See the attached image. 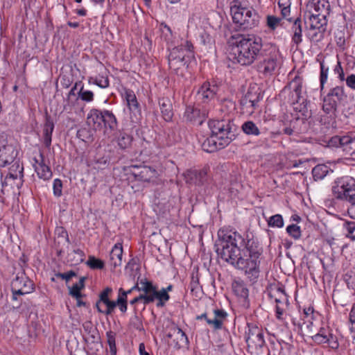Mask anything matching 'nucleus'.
Segmentation results:
<instances>
[{
    "instance_id": "nucleus-11",
    "label": "nucleus",
    "mask_w": 355,
    "mask_h": 355,
    "mask_svg": "<svg viewBox=\"0 0 355 355\" xmlns=\"http://www.w3.org/2000/svg\"><path fill=\"white\" fill-rule=\"evenodd\" d=\"M302 78L296 76L282 90V93L288 94V102L292 105L297 103L303 105L306 101L302 95Z\"/></svg>"
},
{
    "instance_id": "nucleus-30",
    "label": "nucleus",
    "mask_w": 355,
    "mask_h": 355,
    "mask_svg": "<svg viewBox=\"0 0 355 355\" xmlns=\"http://www.w3.org/2000/svg\"><path fill=\"white\" fill-rule=\"evenodd\" d=\"M302 21L300 17H297L293 21V24L292 25V31L293 33L292 36V41L295 44L298 45L302 41Z\"/></svg>"
},
{
    "instance_id": "nucleus-49",
    "label": "nucleus",
    "mask_w": 355,
    "mask_h": 355,
    "mask_svg": "<svg viewBox=\"0 0 355 355\" xmlns=\"http://www.w3.org/2000/svg\"><path fill=\"white\" fill-rule=\"evenodd\" d=\"M77 137L84 141H92V133L88 128H81L77 132Z\"/></svg>"
},
{
    "instance_id": "nucleus-7",
    "label": "nucleus",
    "mask_w": 355,
    "mask_h": 355,
    "mask_svg": "<svg viewBox=\"0 0 355 355\" xmlns=\"http://www.w3.org/2000/svg\"><path fill=\"white\" fill-rule=\"evenodd\" d=\"M248 330L245 332V341L248 352L251 354L259 355L266 347L263 330L254 324H248Z\"/></svg>"
},
{
    "instance_id": "nucleus-34",
    "label": "nucleus",
    "mask_w": 355,
    "mask_h": 355,
    "mask_svg": "<svg viewBox=\"0 0 355 355\" xmlns=\"http://www.w3.org/2000/svg\"><path fill=\"white\" fill-rule=\"evenodd\" d=\"M54 124L52 121L47 120L44 128V143L46 147L49 148L51 144V136L53 131Z\"/></svg>"
},
{
    "instance_id": "nucleus-56",
    "label": "nucleus",
    "mask_w": 355,
    "mask_h": 355,
    "mask_svg": "<svg viewBox=\"0 0 355 355\" xmlns=\"http://www.w3.org/2000/svg\"><path fill=\"white\" fill-rule=\"evenodd\" d=\"M93 83L103 89L108 87L110 85L108 78L100 76L95 78Z\"/></svg>"
},
{
    "instance_id": "nucleus-4",
    "label": "nucleus",
    "mask_w": 355,
    "mask_h": 355,
    "mask_svg": "<svg viewBox=\"0 0 355 355\" xmlns=\"http://www.w3.org/2000/svg\"><path fill=\"white\" fill-rule=\"evenodd\" d=\"M233 22L237 24L239 30L252 29L258 26L260 17L252 8L234 5L231 7Z\"/></svg>"
},
{
    "instance_id": "nucleus-62",
    "label": "nucleus",
    "mask_w": 355,
    "mask_h": 355,
    "mask_svg": "<svg viewBox=\"0 0 355 355\" xmlns=\"http://www.w3.org/2000/svg\"><path fill=\"white\" fill-rule=\"evenodd\" d=\"M130 325L137 330L142 329V322L137 314H135L130 320Z\"/></svg>"
},
{
    "instance_id": "nucleus-27",
    "label": "nucleus",
    "mask_w": 355,
    "mask_h": 355,
    "mask_svg": "<svg viewBox=\"0 0 355 355\" xmlns=\"http://www.w3.org/2000/svg\"><path fill=\"white\" fill-rule=\"evenodd\" d=\"M309 20L311 31L322 28L326 30V26L327 24V17H322L320 15L311 14L309 16Z\"/></svg>"
},
{
    "instance_id": "nucleus-1",
    "label": "nucleus",
    "mask_w": 355,
    "mask_h": 355,
    "mask_svg": "<svg viewBox=\"0 0 355 355\" xmlns=\"http://www.w3.org/2000/svg\"><path fill=\"white\" fill-rule=\"evenodd\" d=\"M215 248L218 257L242 270L250 281L259 277L263 248L257 239L248 235L244 238L236 231L223 228L218 232Z\"/></svg>"
},
{
    "instance_id": "nucleus-10",
    "label": "nucleus",
    "mask_w": 355,
    "mask_h": 355,
    "mask_svg": "<svg viewBox=\"0 0 355 355\" xmlns=\"http://www.w3.org/2000/svg\"><path fill=\"white\" fill-rule=\"evenodd\" d=\"M34 289V284L24 272H21L20 275L18 274L11 283L12 299L17 300L18 296L29 294Z\"/></svg>"
},
{
    "instance_id": "nucleus-20",
    "label": "nucleus",
    "mask_w": 355,
    "mask_h": 355,
    "mask_svg": "<svg viewBox=\"0 0 355 355\" xmlns=\"http://www.w3.org/2000/svg\"><path fill=\"white\" fill-rule=\"evenodd\" d=\"M207 117L205 112L201 111L196 107L188 106L184 112V118L187 121L193 124L200 125L202 124L204 120Z\"/></svg>"
},
{
    "instance_id": "nucleus-3",
    "label": "nucleus",
    "mask_w": 355,
    "mask_h": 355,
    "mask_svg": "<svg viewBox=\"0 0 355 355\" xmlns=\"http://www.w3.org/2000/svg\"><path fill=\"white\" fill-rule=\"evenodd\" d=\"M193 44L185 40L180 45L174 47L168 58V65L171 70L179 74L182 68H187L191 58H193Z\"/></svg>"
},
{
    "instance_id": "nucleus-51",
    "label": "nucleus",
    "mask_w": 355,
    "mask_h": 355,
    "mask_svg": "<svg viewBox=\"0 0 355 355\" xmlns=\"http://www.w3.org/2000/svg\"><path fill=\"white\" fill-rule=\"evenodd\" d=\"M349 330L352 339H355V306H353L349 313Z\"/></svg>"
},
{
    "instance_id": "nucleus-59",
    "label": "nucleus",
    "mask_w": 355,
    "mask_h": 355,
    "mask_svg": "<svg viewBox=\"0 0 355 355\" xmlns=\"http://www.w3.org/2000/svg\"><path fill=\"white\" fill-rule=\"evenodd\" d=\"M53 194L56 197L62 196V182L60 179H55L53 184Z\"/></svg>"
},
{
    "instance_id": "nucleus-39",
    "label": "nucleus",
    "mask_w": 355,
    "mask_h": 355,
    "mask_svg": "<svg viewBox=\"0 0 355 355\" xmlns=\"http://www.w3.org/2000/svg\"><path fill=\"white\" fill-rule=\"evenodd\" d=\"M240 104L243 113L252 114L257 108V105L252 103L248 98L243 96L240 101Z\"/></svg>"
},
{
    "instance_id": "nucleus-33",
    "label": "nucleus",
    "mask_w": 355,
    "mask_h": 355,
    "mask_svg": "<svg viewBox=\"0 0 355 355\" xmlns=\"http://www.w3.org/2000/svg\"><path fill=\"white\" fill-rule=\"evenodd\" d=\"M315 14L320 15L322 17H327L329 14L330 5L326 0H318L313 3Z\"/></svg>"
},
{
    "instance_id": "nucleus-21",
    "label": "nucleus",
    "mask_w": 355,
    "mask_h": 355,
    "mask_svg": "<svg viewBox=\"0 0 355 355\" xmlns=\"http://www.w3.org/2000/svg\"><path fill=\"white\" fill-rule=\"evenodd\" d=\"M34 161L35 163L37 164L35 166V171L38 177L44 180L51 179L52 177V172L50 167L44 163L42 153L40 154V159H37L34 158Z\"/></svg>"
},
{
    "instance_id": "nucleus-36",
    "label": "nucleus",
    "mask_w": 355,
    "mask_h": 355,
    "mask_svg": "<svg viewBox=\"0 0 355 355\" xmlns=\"http://www.w3.org/2000/svg\"><path fill=\"white\" fill-rule=\"evenodd\" d=\"M125 99L128 106L131 111L139 112V105L137 102L136 96L132 91L128 90L125 92Z\"/></svg>"
},
{
    "instance_id": "nucleus-63",
    "label": "nucleus",
    "mask_w": 355,
    "mask_h": 355,
    "mask_svg": "<svg viewBox=\"0 0 355 355\" xmlns=\"http://www.w3.org/2000/svg\"><path fill=\"white\" fill-rule=\"evenodd\" d=\"M82 288H80L78 285H73L71 288H69V294L76 298V299H79L80 297H81V293H80V290Z\"/></svg>"
},
{
    "instance_id": "nucleus-15",
    "label": "nucleus",
    "mask_w": 355,
    "mask_h": 355,
    "mask_svg": "<svg viewBox=\"0 0 355 355\" xmlns=\"http://www.w3.org/2000/svg\"><path fill=\"white\" fill-rule=\"evenodd\" d=\"M273 53L269 55L263 53V60L257 64V70L265 76H270L272 73L277 67V58L275 48L272 47Z\"/></svg>"
},
{
    "instance_id": "nucleus-60",
    "label": "nucleus",
    "mask_w": 355,
    "mask_h": 355,
    "mask_svg": "<svg viewBox=\"0 0 355 355\" xmlns=\"http://www.w3.org/2000/svg\"><path fill=\"white\" fill-rule=\"evenodd\" d=\"M55 234L58 239H64L67 243H70L67 231L63 227H57L55 229Z\"/></svg>"
},
{
    "instance_id": "nucleus-38",
    "label": "nucleus",
    "mask_w": 355,
    "mask_h": 355,
    "mask_svg": "<svg viewBox=\"0 0 355 355\" xmlns=\"http://www.w3.org/2000/svg\"><path fill=\"white\" fill-rule=\"evenodd\" d=\"M302 116H304V117H300V116H297L295 117L294 120L291 121L290 127H286L284 128L283 132L284 134L287 135H291L295 132L296 128H295V123L297 122H302L304 123V121L307 119V117L309 116L307 114H304V113L302 114Z\"/></svg>"
},
{
    "instance_id": "nucleus-8",
    "label": "nucleus",
    "mask_w": 355,
    "mask_h": 355,
    "mask_svg": "<svg viewBox=\"0 0 355 355\" xmlns=\"http://www.w3.org/2000/svg\"><path fill=\"white\" fill-rule=\"evenodd\" d=\"M327 146L339 149L345 155L355 159V136L349 134L335 135L327 141Z\"/></svg>"
},
{
    "instance_id": "nucleus-12",
    "label": "nucleus",
    "mask_w": 355,
    "mask_h": 355,
    "mask_svg": "<svg viewBox=\"0 0 355 355\" xmlns=\"http://www.w3.org/2000/svg\"><path fill=\"white\" fill-rule=\"evenodd\" d=\"M141 289L146 295V302H148V304L157 300L156 306L160 308L164 306L170 299L168 293L164 290H158L157 287L150 281L148 280V282L145 283V286Z\"/></svg>"
},
{
    "instance_id": "nucleus-53",
    "label": "nucleus",
    "mask_w": 355,
    "mask_h": 355,
    "mask_svg": "<svg viewBox=\"0 0 355 355\" xmlns=\"http://www.w3.org/2000/svg\"><path fill=\"white\" fill-rule=\"evenodd\" d=\"M312 33H309L310 40L314 42H318L321 41L324 37V33L326 31L324 28L322 29H315V31H312Z\"/></svg>"
},
{
    "instance_id": "nucleus-35",
    "label": "nucleus",
    "mask_w": 355,
    "mask_h": 355,
    "mask_svg": "<svg viewBox=\"0 0 355 355\" xmlns=\"http://www.w3.org/2000/svg\"><path fill=\"white\" fill-rule=\"evenodd\" d=\"M132 140L133 137L132 135L125 132H120L117 139V143L120 148L127 149L131 146Z\"/></svg>"
},
{
    "instance_id": "nucleus-40",
    "label": "nucleus",
    "mask_w": 355,
    "mask_h": 355,
    "mask_svg": "<svg viewBox=\"0 0 355 355\" xmlns=\"http://www.w3.org/2000/svg\"><path fill=\"white\" fill-rule=\"evenodd\" d=\"M78 98L85 102H91L94 100V93L92 91L84 89V87L82 85L78 92L76 100Z\"/></svg>"
},
{
    "instance_id": "nucleus-16",
    "label": "nucleus",
    "mask_w": 355,
    "mask_h": 355,
    "mask_svg": "<svg viewBox=\"0 0 355 355\" xmlns=\"http://www.w3.org/2000/svg\"><path fill=\"white\" fill-rule=\"evenodd\" d=\"M132 173L135 178L140 181H153L157 176V171L148 166H132Z\"/></svg>"
},
{
    "instance_id": "nucleus-45",
    "label": "nucleus",
    "mask_w": 355,
    "mask_h": 355,
    "mask_svg": "<svg viewBox=\"0 0 355 355\" xmlns=\"http://www.w3.org/2000/svg\"><path fill=\"white\" fill-rule=\"evenodd\" d=\"M87 265L92 269H103L104 268V262L99 259H96L93 256H89L88 260L87 261Z\"/></svg>"
},
{
    "instance_id": "nucleus-2",
    "label": "nucleus",
    "mask_w": 355,
    "mask_h": 355,
    "mask_svg": "<svg viewBox=\"0 0 355 355\" xmlns=\"http://www.w3.org/2000/svg\"><path fill=\"white\" fill-rule=\"evenodd\" d=\"M232 38H234L233 36ZM236 45L232 47L231 60L234 62L240 64L242 66H248L252 64L254 60L263 56L262 40L259 37H244L239 35L235 37Z\"/></svg>"
},
{
    "instance_id": "nucleus-26",
    "label": "nucleus",
    "mask_w": 355,
    "mask_h": 355,
    "mask_svg": "<svg viewBox=\"0 0 355 355\" xmlns=\"http://www.w3.org/2000/svg\"><path fill=\"white\" fill-rule=\"evenodd\" d=\"M123 247L121 243H116L112 248L110 254V264L115 268L122 263Z\"/></svg>"
},
{
    "instance_id": "nucleus-17",
    "label": "nucleus",
    "mask_w": 355,
    "mask_h": 355,
    "mask_svg": "<svg viewBox=\"0 0 355 355\" xmlns=\"http://www.w3.org/2000/svg\"><path fill=\"white\" fill-rule=\"evenodd\" d=\"M218 87L214 82H205L199 88L197 95L198 99L202 103H207L212 100L218 92Z\"/></svg>"
},
{
    "instance_id": "nucleus-28",
    "label": "nucleus",
    "mask_w": 355,
    "mask_h": 355,
    "mask_svg": "<svg viewBox=\"0 0 355 355\" xmlns=\"http://www.w3.org/2000/svg\"><path fill=\"white\" fill-rule=\"evenodd\" d=\"M241 130L248 136L259 137L263 134V132L252 121L244 122L241 125Z\"/></svg>"
},
{
    "instance_id": "nucleus-23",
    "label": "nucleus",
    "mask_w": 355,
    "mask_h": 355,
    "mask_svg": "<svg viewBox=\"0 0 355 355\" xmlns=\"http://www.w3.org/2000/svg\"><path fill=\"white\" fill-rule=\"evenodd\" d=\"M187 178L191 183L198 186L203 185L207 180V170H191L187 173Z\"/></svg>"
},
{
    "instance_id": "nucleus-9",
    "label": "nucleus",
    "mask_w": 355,
    "mask_h": 355,
    "mask_svg": "<svg viewBox=\"0 0 355 355\" xmlns=\"http://www.w3.org/2000/svg\"><path fill=\"white\" fill-rule=\"evenodd\" d=\"M346 101L347 95L345 94L343 87L336 86L331 89L324 97L322 110L324 112H336L337 107Z\"/></svg>"
},
{
    "instance_id": "nucleus-18",
    "label": "nucleus",
    "mask_w": 355,
    "mask_h": 355,
    "mask_svg": "<svg viewBox=\"0 0 355 355\" xmlns=\"http://www.w3.org/2000/svg\"><path fill=\"white\" fill-rule=\"evenodd\" d=\"M166 336L171 339L174 347L180 349L188 345L189 340L185 333L178 327L172 326L167 332Z\"/></svg>"
},
{
    "instance_id": "nucleus-14",
    "label": "nucleus",
    "mask_w": 355,
    "mask_h": 355,
    "mask_svg": "<svg viewBox=\"0 0 355 355\" xmlns=\"http://www.w3.org/2000/svg\"><path fill=\"white\" fill-rule=\"evenodd\" d=\"M270 297L275 298L276 303V317L279 320H283V314L288 309V296L285 293V291L282 287H278L275 290L269 293Z\"/></svg>"
},
{
    "instance_id": "nucleus-25",
    "label": "nucleus",
    "mask_w": 355,
    "mask_h": 355,
    "mask_svg": "<svg viewBox=\"0 0 355 355\" xmlns=\"http://www.w3.org/2000/svg\"><path fill=\"white\" fill-rule=\"evenodd\" d=\"M159 105L164 119L166 121H171L173 116V112L171 100L168 98H161L159 99Z\"/></svg>"
},
{
    "instance_id": "nucleus-61",
    "label": "nucleus",
    "mask_w": 355,
    "mask_h": 355,
    "mask_svg": "<svg viewBox=\"0 0 355 355\" xmlns=\"http://www.w3.org/2000/svg\"><path fill=\"white\" fill-rule=\"evenodd\" d=\"M77 274L73 270H69L64 273L58 272L55 277L64 279L67 282L69 281L73 277H76Z\"/></svg>"
},
{
    "instance_id": "nucleus-6",
    "label": "nucleus",
    "mask_w": 355,
    "mask_h": 355,
    "mask_svg": "<svg viewBox=\"0 0 355 355\" xmlns=\"http://www.w3.org/2000/svg\"><path fill=\"white\" fill-rule=\"evenodd\" d=\"M332 191L336 199L346 201L350 205L355 204V179L351 176L338 178Z\"/></svg>"
},
{
    "instance_id": "nucleus-22",
    "label": "nucleus",
    "mask_w": 355,
    "mask_h": 355,
    "mask_svg": "<svg viewBox=\"0 0 355 355\" xmlns=\"http://www.w3.org/2000/svg\"><path fill=\"white\" fill-rule=\"evenodd\" d=\"M103 110L92 109L87 116V123L94 130H101L103 128Z\"/></svg>"
},
{
    "instance_id": "nucleus-41",
    "label": "nucleus",
    "mask_w": 355,
    "mask_h": 355,
    "mask_svg": "<svg viewBox=\"0 0 355 355\" xmlns=\"http://www.w3.org/2000/svg\"><path fill=\"white\" fill-rule=\"evenodd\" d=\"M244 96L257 106H258L259 102L262 99V96L259 91H253L251 89L248 91Z\"/></svg>"
},
{
    "instance_id": "nucleus-19",
    "label": "nucleus",
    "mask_w": 355,
    "mask_h": 355,
    "mask_svg": "<svg viewBox=\"0 0 355 355\" xmlns=\"http://www.w3.org/2000/svg\"><path fill=\"white\" fill-rule=\"evenodd\" d=\"M17 155V152L12 145H4L0 148V166L5 167L12 164Z\"/></svg>"
},
{
    "instance_id": "nucleus-5",
    "label": "nucleus",
    "mask_w": 355,
    "mask_h": 355,
    "mask_svg": "<svg viewBox=\"0 0 355 355\" xmlns=\"http://www.w3.org/2000/svg\"><path fill=\"white\" fill-rule=\"evenodd\" d=\"M211 132L218 141L219 146L223 148L228 146L236 138L230 121L210 120L208 123Z\"/></svg>"
},
{
    "instance_id": "nucleus-24",
    "label": "nucleus",
    "mask_w": 355,
    "mask_h": 355,
    "mask_svg": "<svg viewBox=\"0 0 355 355\" xmlns=\"http://www.w3.org/2000/svg\"><path fill=\"white\" fill-rule=\"evenodd\" d=\"M214 318L207 319V324L211 326L215 330L221 329L223 328V322L227 317V313L223 309L214 310Z\"/></svg>"
},
{
    "instance_id": "nucleus-47",
    "label": "nucleus",
    "mask_w": 355,
    "mask_h": 355,
    "mask_svg": "<svg viewBox=\"0 0 355 355\" xmlns=\"http://www.w3.org/2000/svg\"><path fill=\"white\" fill-rule=\"evenodd\" d=\"M343 228L347 232V234H346L347 237L352 240H355V222L345 221L343 223Z\"/></svg>"
},
{
    "instance_id": "nucleus-43",
    "label": "nucleus",
    "mask_w": 355,
    "mask_h": 355,
    "mask_svg": "<svg viewBox=\"0 0 355 355\" xmlns=\"http://www.w3.org/2000/svg\"><path fill=\"white\" fill-rule=\"evenodd\" d=\"M267 221L269 227L280 228L284 226V220L280 214L272 216Z\"/></svg>"
},
{
    "instance_id": "nucleus-44",
    "label": "nucleus",
    "mask_w": 355,
    "mask_h": 355,
    "mask_svg": "<svg viewBox=\"0 0 355 355\" xmlns=\"http://www.w3.org/2000/svg\"><path fill=\"white\" fill-rule=\"evenodd\" d=\"M107 336V341L110 347V351L111 353V355H116V343H115V333L110 331H107L106 334Z\"/></svg>"
},
{
    "instance_id": "nucleus-64",
    "label": "nucleus",
    "mask_w": 355,
    "mask_h": 355,
    "mask_svg": "<svg viewBox=\"0 0 355 355\" xmlns=\"http://www.w3.org/2000/svg\"><path fill=\"white\" fill-rule=\"evenodd\" d=\"M355 114V107L354 106H348L345 107L342 111V115L347 119L351 116H353Z\"/></svg>"
},
{
    "instance_id": "nucleus-52",
    "label": "nucleus",
    "mask_w": 355,
    "mask_h": 355,
    "mask_svg": "<svg viewBox=\"0 0 355 355\" xmlns=\"http://www.w3.org/2000/svg\"><path fill=\"white\" fill-rule=\"evenodd\" d=\"M267 25L271 30H275L279 26H282V19L275 16L267 17Z\"/></svg>"
},
{
    "instance_id": "nucleus-58",
    "label": "nucleus",
    "mask_w": 355,
    "mask_h": 355,
    "mask_svg": "<svg viewBox=\"0 0 355 355\" xmlns=\"http://www.w3.org/2000/svg\"><path fill=\"white\" fill-rule=\"evenodd\" d=\"M324 167L321 165H318L315 166L312 170L313 175L315 178L321 179L322 178L327 172V171L323 170Z\"/></svg>"
},
{
    "instance_id": "nucleus-29",
    "label": "nucleus",
    "mask_w": 355,
    "mask_h": 355,
    "mask_svg": "<svg viewBox=\"0 0 355 355\" xmlns=\"http://www.w3.org/2000/svg\"><path fill=\"white\" fill-rule=\"evenodd\" d=\"M218 141L216 139L214 135L211 133V135L206 138L202 144V148L203 150L207 153H214L218 150L223 149V147H220Z\"/></svg>"
},
{
    "instance_id": "nucleus-55",
    "label": "nucleus",
    "mask_w": 355,
    "mask_h": 355,
    "mask_svg": "<svg viewBox=\"0 0 355 355\" xmlns=\"http://www.w3.org/2000/svg\"><path fill=\"white\" fill-rule=\"evenodd\" d=\"M109 159L107 157L103 156L94 159V168L96 169H104L108 166Z\"/></svg>"
},
{
    "instance_id": "nucleus-31",
    "label": "nucleus",
    "mask_w": 355,
    "mask_h": 355,
    "mask_svg": "<svg viewBox=\"0 0 355 355\" xmlns=\"http://www.w3.org/2000/svg\"><path fill=\"white\" fill-rule=\"evenodd\" d=\"M103 125L105 128L114 130L117 128V120L114 114L109 110H103Z\"/></svg>"
},
{
    "instance_id": "nucleus-50",
    "label": "nucleus",
    "mask_w": 355,
    "mask_h": 355,
    "mask_svg": "<svg viewBox=\"0 0 355 355\" xmlns=\"http://www.w3.org/2000/svg\"><path fill=\"white\" fill-rule=\"evenodd\" d=\"M112 292L110 287L105 288L99 295V300L96 302V306H101L104 302L110 300L109 295Z\"/></svg>"
},
{
    "instance_id": "nucleus-37",
    "label": "nucleus",
    "mask_w": 355,
    "mask_h": 355,
    "mask_svg": "<svg viewBox=\"0 0 355 355\" xmlns=\"http://www.w3.org/2000/svg\"><path fill=\"white\" fill-rule=\"evenodd\" d=\"M320 118V123L327 128L334 127L336 123V112H324Z\"/></svg>"
},
{
    "instance_id": "nucleus-13",
    "label": "nucleus",
    "mask_w": 355,
    "mask_h": 355,
    "mask_svg": "<svg viewBox=\"0 0 355 355\" xmlns=\"http://www.w3.org/2000/svg\"><path fill=\"white\" fill-rule=\"evenodd\" d=\"M313 341L318 345L327 344L328 347L336 349L339 347L337 337L329 327H320L318 332L311 336Z\"/></svg>"
},
{
    "instance_id": "nucleus-46",
    "label": "nucleus",
    "mask_w": 355,
    "mask_h": 355,
    "mask_svg": "<svg viewBox=\"0 0 355 355\" xmlns=\"http://www.w3.org/2000/svg\"><path fill=\"white\" fill-rule=\"evenodd\" d=\"M286 232L295 240L299 239L302 235L300 227L295 224L288 225L286 227Z\"/></svg>"
},
{
    "instance_id": "nucleus-48",
    "label": "nucleus",
    "mask_w": 355,
    "mask_h": 355,
    "mask_svg": "<svg viewBox=\"0 0 355 355\" xmlns=\"http://www.w3.org/2000/svg\"><path fill=\"white\" fill-rule=\"evenodd\" d=\"M320 87L322 90L324 88V83L327 82L329 72V67H326L324 62H321L320 64Z\"/></svg>"
},
{
    "instance_id": "nucleus-54",
    "label": "nucleus",
    "mask_w": 355,
    "mask_h": 355,
    "mask_svg": "<svg viewBox=\"0 0 355 355\" xmlns=\"http://www.w3.org/2000/svg\"><path fill=\"white\" fill-rule=\"evenodd\" d=\"M344 281L349 288L355 289V274L353 272L350 271L345 274Z\"/></svg>"
},
{
    "instance_id": "nucleus-32",
    "label": "nucleus",
    "mask_w": 355,
    "mask_h": 355,
    "mask_svg": "<svg viewBox=\"0 0 355 355\" xmlns=\"http://www.w3.org/2000/svg\"><path fill=\"white\" fill-rule=\"evenodd\" d=\"M232 290L236 295L244 300L248 297V289L242 281H234L232 283Z\"/></svg>"
},
{
    "instance_id": "nucleus-42",
    "label": "nucleus",
    "mask_w": 355,
    "mask_h": 355,
    "mask_svg": "<svg viewBox=\"0 0 355 355\" xmlns=\"http://www.w3.org/2000/svg\"><path fill=\"white\" fill-rule=\"evenodd\" d=\"M103 304H105L106 306L105 309H102L101 308V306H96L98 311L100 313H104L107 315H111L114 312V309L116 306V300L112 301L110 300L104 302Z\"/></svg>"
},
{
    "instance_id": "nucleus-57",
    "label": "nucleus",
    "mask_w": 355,
    "mask_h": 355,
    "mask_svg": "<svg viewBox=\"0 0 355 355\" xmlns=\"http://www.w3.org/2000/svg\"><path fill=\"white\" fill-rule=\"evenodd\" d=\"M24 175L23 174H18L17 173H12V171H9L8 173L7 174L6 178H5V180L4 182H2V184L3 186L4 184H8V182L10 181V180H17L19 179V182L20 184H21V178H23Z\"/></svg>"
}]
</instances>
